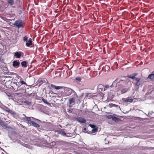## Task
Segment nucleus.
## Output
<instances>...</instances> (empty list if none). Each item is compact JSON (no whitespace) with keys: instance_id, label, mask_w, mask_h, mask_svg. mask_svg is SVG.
<instances>
[{"instance_id":"obj_30","label":"nucleus","mask_w":154,"mask_h":154,"mask_svg":"<svg viewBox=\"0 0 154 154\" xmlns=\"http://www.w3.org/2000/svg\"><path fill=\"white\" fill-rule=\"evenodd\" d=\"M91 94L90 93H87L86 96L89 97H91Z\"/></svg>"},{"instance_id":"obj_4","label":"nucleus","mask_w":154,"mask_h":154,"mask_svg":"<svg viewBox=\"0 0 154 154\" xmlns=\"http://www.w3.org/2000/svg\"><path fill=\"white\" fill-rule=\"evenodd\" d=\"M12 63V66L15 68H18L20 64V62L18 60L13 61Z\"/></svg>"},{"instance_id":"obj_20","label":"nucleus","mask_w":154,"mask_h":154,"mask_svg":"<svg viewBox=\"0 0 154 154\" xmlns=\"http://www.w3.org/2000/svg\"><path fill=\"white\" fill-rule=\"evenodd\" d=\"M97 131V128H93L91 130V132L93 133H94L96 132Z\"/></svg>"},{"instance_id":"obj_37","label":"nucleus","mask_w":154,"mask_h":154,"mask_svg":"<svg viewBox=\"0 0 154 154\" xmlns=\"http://www.w3.org/2000/svg\"><path fill=\"white\" fill-rule=\"evenodd\" d=\"M152 113H154H154L153 112H152V113H151V114H152Z\"/></svg>"},{"instance_id":"obj_3","label":"nucleus","mask_w":154,"mask_h":154,"mask_svg":"<svg viewBox=\"0 0 154 154\" xmlns=\"http://www.w3.org/2000/svg\"><path fill=\"white\" fill-rule=\"evenodd\" d=\"M24 116L25 117L22 118L21 120L25 122H27L28 124L31 120H33L35 119L33 117H26L25 115H24Z\"/></svg>"},{"instance_id":"obj_25","label":"nucleus","mask_w":154,"mask_h":154,"mask_svg":"<svg viewBox=\"0 0 154 154\" xmlns=\"http://www.w3.org/2000/svg\"><path fill=\"white\" fill-rule=\"evenodd\" d=\"M75 80L77 81H78L79 82H80L81 80V78L80 77H77L75 78Z\"/></svg>"},{"instance_id":"obj_36","label":"nucleus","mask_w":154,"mask_h":154,"mask_svg":"<svg viewBox=\"0 0 154 154\" xmlns=\"http://www.w3.org/2000/svg\"><path fill=\"white\" fill-rule=\"evenodd\" d=\"M150 115V112H149V113L148 115L149 116Z\"/></svg>"},{"instance_id":"obj_22","label":"nucleus","mask_w":154,"mask_h":154,"mask_svg":"<svg viewBox=\"0 0 154 154\" xmlns=\"http://www.w3.org/2000/svg\"><path fill=\"white\" fill-rule=\"evenodd\" d=\"M28 39V37L26 36H25L23 38V40L24 42L26 41V42L27 41V40Z\"/></svg>"},{"instance_id":"obj_35","label":"nucleus","mask_w":154,"mask_h":154,"mask_svg":"<svg viewBox=\"0 0 154 154\" xmlns=\"http://www.w3.org/2000/svg\"><path fill=\"white\" fill-rule=\"evenodd\" d=\"M68 112H71L70 110L69 109V110H68Z\"/></svg>"},{"instance_id":"obj_14","label":"nucleus","mask_w":154,"mask_h":154,"mask_svg":"<svg viewBox=\"0 0 154 154\" xmlns=\"http://www.w3.org/2000/svg\"><path fill=\"white\" fill-rule=\"evenodd\" d=\"M8 5L10 6H12L14 4V0H7Z\"/></svg>"},{"instance_id":"obj_33","label":"nucleus","mask_w":154,"mask_h":154,"mask_svg":"<svg viewBox=\"0 0 154 154\" xmlns=\"http://www.w3.org/2000/svg\"><path fill=\"white\" fill-rule=\"evenodd\" d=\"M109 87V86L108 85H105V88H108Z\"/></svg>"},{"instance_id":"obj_15","label":"nucleus","mask_w":154,"mask_h":154,"mask_svg":"<svg viewBox=\"0 0 154 154\" xmlns=\"http://www.w3.org/2000/svg\"><path fill=\"white\" fill-rule=\"evenodd\" d=\"M32 41L31 40L27 41L26 42V45L27 47H29L32 45Z\"/></svg>"},{"instance_id":"obj_9","label":"nucleus","mask_w":154,"mask_h":154,"mask_svg":"<svg viewBox=\"0 0 154 154\" xmlns=\"http://www.w3.org/2000/svg\"><path fill=\"white\" fill-rule=\"evenodd\" d=\"M148 78L153 81L154 80V70L152 71L151 73L149 75Z\"/></svg>"},{"instance_id":"obj_8","label":"nucleus","mask_w":154,"mask_h":154,"mask_svg":"<svg viewBox=\"0 0 154 154\" xmlns=\"http://www.w3.org/2000/svg\"><path fill=\"white\" fill-rule=\"evenodd\" d=\"M29 124L36 128H38L40 126L38 124L32 121V120H31Z\"/></svg>"},{"instance_id":"obj_27","label":"nucleus","mask_w":154,"mask_h":154,"mask_svg":"<svg viewBox=\"0 0 154 154\" xmlns=\"http://www.w3.org/2000/svg\"><path fill=\"white\" fill-rule=\"evenodd\" d=\"M20 83L22 84H25L26 85H27L26 83H25L23 81H20Z\"/></svg>"},{"instance_id":"obj_21","label":"nucleus","mask_w":154,"mask_h":154,"mask_svg":"<svg viewBox=\"0 0 154 154\" xmlns=\"http://www.w3.org/2000/svg\"><path fill=\"white\" fill-rule=\"evenodd\" d=\"M113 116H112V115H107V117L108 119H112V120Z\"/></svg>"},{"instance_id":"obj_24","label":"nucleus","mask_w":154,"mask_h":154,"mask_svg":"<svg viewBox=\"0 0 154 154\" xmlns=\"http://www.w3.org/2000/svg\"><path fill=\"white\" fill-rule=\"evenodd\" d=\"M24 103L26 104H27L28 105H30L31 104V103L30 102H29V101H24Z\"/></svg>"},{"instance_id":"obj_26","label":"nucleus","mask_w":154,"mask_h":154,"mask_svg":"<svg viewBox=\"0 0 154 154\" xmlns=\"http://www.w3.org/2000/svg\"><path fill=\"white\" fill-rule=\"evenodd\" d=\"M60 133L63 135H65L66 133L64 131H60Z\"/></svg>"},{"instance_id":"obj_11","label":"nucleus","mask_w":154,"mask_h":154,"mask_svg":"<svg viewBox=\"0 0 154 154\" xmlns=\"http://www.w3.org/2000/svg\"><path fill=\"white\" fill-rule=\"evenodd\" d=\"M22 55L21 52H16L15 53L14 56L17 58H19Z\"/></svg>"},{"instance_id":"obj_17","label":"nucleus","mask_w":154,"mask_h":154,"mask_svg":"<svg viewBox=\"0 0 154 154\" xmlns=\"http://www.w3.org/2000/svg\"><path fill=\"white\" fill-rule=\"evenodd\" d=\"M26 63L27 62L25 61H23L21 63L22 66L24 67H26L27 66Z\"/></svg>"},{"instance_id":"obj_7","label":"nucleus","mask_w":154,"mask_h":154,"mask_svg":"<svg viewBox=\"0 0 154 154\" xmlns=\"http://www.w3.org/2000/svg\"><path fill=\"white\" fill-rule=\"evenodd\" d=\"M140 79L139 78H136L134 81L135 82V85L137 86H140L141 83V82L140 81Z\"/></svg>"},{"instance_id":"obj_10","label":"nucleus","mask_w":154,"mask_h":154,"mask_svg":"<svg viewBox=\"0 0 154 154\" xmlns=\"http://www.w3.org/2000/svg\"><path fill=\"white\" fill-rule=\"evenodd\" d=\"M119 89L121 91V93L122 94H123L127 92L128 90V89L123 88V87H120L119 88Z\"/></svg>"},{"instance_id":"obj_5","label":"nucleus","mask_w":154,"mask_h":154,"mask_svg":"<svg viewBox=\"0 0 154 154\" xmlns=\"http://www.w3.org/2000/svg\"><path fill=\"white\" fill-rule=\"evenodd\" d=\"M26 87L25 86L21 85L19 86L17 88V90L18 91H21L22 92H25L26 91Z\"/></svg>"},{"instance_id":"obj_29","label":"nucleus","mask_w":154,"mask_h":154,"mask_svg":"<svg viewBox=\"0 0 154 154\" xmlns=\"http://www.w3.org/2000/svg\"><path fill=\"white\" fill-rule=\"evenodd\" d=\"M4 124V122L2 120H0V124L1 125H3Z\"/></svg>"},{"instance_id":"obj_13","label":"nucleus","mask_w":154,"mask_h":154,"mask_svg":"<svg viewBox=\"0 0 154 154\" xmlns=\"http://www.w3.org/2000/svg\"><path fill=\"white\" fill-rule=\"evenodd\" d=\"M69 102L70 105H74L75 104V99L73 98H70L69 100Z\"/></svg>"},{"instance_id":"obj_23","label":"nucleus","mask_w":154,"mask_h":154,"mask_svg":"<svg viewBox=\"0 0 154 154\" xmlns=\"http://www.w3.org/2000/svg\"><path fill=\"white\" fill-rule=\"evenodd\" d=\"M89 126H90L92 128H96V126L95 125H93V124L92 125L91 124H90L89 125Z\"/></svg>"},{"instance_id":"obj_34","label":"nucleus","mask_w":154,"mask_h":154,"mask_svg":"<svg viewBox=\"0 0 154 154\" xmlns=\"http://www.w3.org/2000/svg\"><path fill=\"white\" fill-rule=\"evenodd\" d=\"M10 111V110H9V109H8V110H6V111L7 112H9Z\"/></svg>"},{"instance_id":"obj_28","label":"nucleus","mask_w":154,"mask_h":154,"mask_svg":"<svg viewBox=\"0 0 154 154\" xmlns=\"http://www.w3.org/2000/svg\"><path fill=\"white\" fill-rule=\"evenodd\" d=\"M83 131L84 132H86L87 131V129L85 128L83 129Z\"/></svg>"},{"instance_id":"obj_32","label":"nucleus","mask_w":154,"mask_h":154,"mask_svg":"<svg viewBox=\"0 0 154 154\" xmlns=\"http://www.w3.org/2000/svg\"><path fill=\"white\" fill-rule=\"evenodd\" d=\"M137 73L133 74V75H134V78H136L135 77L136 76H137Z\"/></svg>"},{"instance_id":"obj_2","label":"nucleus","mask_w":154,"mask_h":154,"mask_svg":"<svg viewBox=\"0 0 154 154\" xmlns=\"http://www.w3.org/2000/svg\"><path fill=\"white\" fill-rule=\"evenodd\" d=\"M14 25L16 26L18 28H23V23L22 21L21 20H17L16 21Z\"/></svg>"},{"instance_id":"obj_1","label":"nucleus","mask_w":154,"mask_h":154,"mask_svg":"<svg viewBox=\"0 0 154 154\" xmlns=\"http://www.w3.org/2000/svg\"><path fill=\"white\" fill-rule=\"evenodd\" d=\"M51 88L56 90L63 89L65 93L68 96L71 95L72 92H74L76 94L73 90L66 87L56 86L53 84H51Z\"/></svg>"},{"instance_id":"obj_38","label":"nucleus","mask_w":154,"mask_h":154,"mask_svg":"<svg viewBox=\"0 0 154 154\" xmlns=\"http://www.w3.org/2000/svg\"><path fill=\"white\" fill-rule=\"evenodd\" d=\"M1 77V76H0V77Z\"/></svg>"},{"instance_id":"obj_31","label":"nucleus","mask_w":154,"mask_h":154,"mask_svg":"<svg viewBox=\"0 0 154 154\" xmlns=\"http://www.w3.org/2000/svg\"><path fill=\"white\" fill-rule=\"evenodd\" d=\"M43 81H44V80H42V79H41V80L40 79V80H39V82L40 83L42 82V83H43L44 82Z\"/></svg>"},{"instance_id":"obj_6","label":"nucleus","mask_w":154,"mask_h":154,"mask_svg":"<svg viewBox=\"0 0 154 154\" xmlns=\"http://www.w3.org/2000/svg\"><path fill=\"white\" fill-rule=\"evenodd\" d=\"M76 119L78 122L82 123H85L86 122L85 119L81 117H78L76 118Z\"/></svg>"},{"instance_id":"obj_19","label":"nucleus","mask_w":154,"mask_h":154,"mask_svg":"<svg viewBox=\"0 0 154 154\" xmlns=\"http://www.w3.org/2000/svg\"><path fill=\"white\" fill-rule=\"evenodd\" d=\"M127 76L129 78L134 79V80L135 79V78H134V75H133V74L128 75Z\"/></svg>"},{"instance_id":"obj_16","label":"nucleus","mask_w":154,"mask_h":154,"mask_svg":"<svg viewBox=\"0 0 154 154\" xmlns=\"http://www.w3.org/2000/svg\"><path fill=\"white\" fill-rule=\"evenodd\" d=\"M112 120L116 122H118L121 121L120 119L114 116L113 117Z\"/></svg>"},{"instance_id":"obj_12","label":"nucleus","mask_w":154,"mask_h":154,"mask_svg":"<svg viewBox=\"0 0 154 154\" xmlns=\"http://www.w3.org/2000/svg\"><path fill=\"white\" fill-rule=\"evenodd\" d=\"M123 101L126 102H129L130 103L132 102L133 101V99L130 98L129 97H127L126 99L124 98Z\"/></svg>"},{"instance_id":"obj_18","label":"nucleus","mask_w":154,"mask_h":154,"mask_svg":"<svg viewBox=\"0 0 154 154\" xmlns=\"http://www.w3.org/2000/svg\"><path fill=\"white\" fill-rule=\"evenodd\" d=\"M42 100L45 103H46L47 105H50V104L47 101V100L45 99L44 98H43L42 99Z\"/></svg>"}]
</instances>
